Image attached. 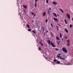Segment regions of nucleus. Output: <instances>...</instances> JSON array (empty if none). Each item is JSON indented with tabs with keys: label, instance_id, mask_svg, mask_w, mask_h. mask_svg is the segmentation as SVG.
Returning <instances> with one entry per match:
<instances>
[{
	"label": "nucleus",
	"instance_id": "nucleus-35",
	"mask_svg": "<svg viewBox=\"0 0 73 73\" xmlns=\"http://www.w3.org/2000/svg\"><path fill=\"white\" fill-rule=\"evenodd\" d=\"M51 33L52 35V36H53V34H52V33Z\"/></svg>",
	"mask_w": 73,
	"mask_h": 73
},
{
	"label": "nucleus",
	"instance_id": "nucleus-47",
	"mask_svg": "<svg viewBox=\"0 0 73 73\" xmlns=\"http://www.w3.org/2000/svg\"><path fill=\"white\" fill-rule=\"evenodd\" d=\"M44 35H45V33H44Z\"/></svg>",
	"mask_w": 73,
	"mask_h": 73
},
{
	"label": "nucleus",
	"instance_id": "nucleus-10",
	"mask_svg": "<svg viewBox=\"0 0 73 73\" xmlns=\"http://www.w3.org/2000/svg\"><path fill=\"white\" fill-rule=\"evenodd\" d=\"M23 7L25 8V9H27V7H28V6H25L24 5H23Z\"/></svg>",
	"mask_w": 73,
	"mask_h": 73
},
{
	"label": "nucleus",
	"instance_id": "nucleus-30",
	"mask_svg": "<svg viewBox=\"0 0 73 73\" xmlns=\"http://www.w3.org/2000/svg\"><path fill=\"white\" fill-rule=\"evenodd\" d=\"M48 11H49V10H51V8L50 7L49 9H48Z\"/></svg>",
	"mask_w": 73,
	"mask_h": 73
},
{
	"label": "nucleus",
	"instance_id": "nucleus-13",
	"mask_svg": "<svg viewBox=\"0 0 73 73\" xmlns=\"http://www.w3.org/2000/svg\"><path fill=\"white\" fill-rule=\"evenodd\" d=\"M52 13L54 15V16H55V17H57V14H56L55 13Z\"/></svg>",
	"mask_w": 73,
	"mask_h": 73
},
{
	"label": "nucleus",
	"instance_id": "nucleus-46",
	"mask_svg": "<svg viewBox=\"0 0 73 73\" xmlns=\"http://www.w3.org/2000/svg\"><path fill=\"white\" fill-rule=\"evenodd\" d=\"M41 41H42V40H41Z\"/></svg>",
	"mask_w": 73,
	"mask_h": 73
},
{
	"label": "nucleus",
	"instance_id": "nucleus-7",
	"mask_svg": "<svg viewBox=\"0 0 73 73\" xmlns=\"http://www.w3.org/2000/svg\"><path fill=\"white\" fill-rule=\"evenodd\" d=\"M54 20L55 21H56V22H58V19H57L56 18H54Z\"/></svg>",
	"mask_w": 73,
	"mask_h": 73
},
{
	"label": "nucleus",
	"instance_id": "nucleus-18",
	"mask_svg": "<svg viewBox=\"0 0 73 73\" xmlns=\"http://www.w3.org/2000/svg\"><path fill=\"white\" fill-rule=\"evenodd\" d=\"M60 38H62V35H61V33H60Z\"/></svg>",
	"mask_w": 73,
	"mask_h": 73
},
{
	"label": "nucleus",
	"instance_id": "nucleus-17",
	"mask_svg": "<svg viewBox=\"0 0 73 73\" xmlns=\"http://www.w3.org/2000/svg\"><path fill=\"white\" fill-rule=\"evenodd\" d=\"M27 28H29V25H26Z\"/></svg>",
	"mask_w": 73,
	"mask_h": 73
},
{
	"label": "nucleus",
	"instance_id": "nucleus-37",
	"mask_svg": "<svg viewBox=\"0 0 73 73\" xmlns=\"http://www.w3.org/2000/svg\"><path fill=\"white\" fill-rule=\"evenodd\" d=\"M48 30H47L46 31V33H48Z\"/></svg>",
	"mask_w": 73,
	"mask_h": 73
},
{
	"label": "nucleus",
	"instance_id": "nucleus-33",
	"mask_svg": "<svg viewBox=\"0 0 73 73\" xmlns=\"http://www.w3.org/2000/svg\"><path fill=\"white\" fill-rule=\"evenodd\" d=\"M49 12H50V11H48V14H49Z\"/></svg>",
	"mask_w": 73,
	"mask_h": 73
},
{
	"label": "nucleus",
	"instance_id": "nucleus-48",
	"mask_svg": "<svg viewBox=\"0 0 73 73\" xmlns=\"http://www.w3.org/2000/svg\"><path fill=\"white\" fill-rule=\"evenodd\" d=\"M66 11H67V10H66Z\"/></svg>",
	"mask_w": 73,
	"mask_h": 73
},
{
	"label": "nucleus",
	"instance_id": "nucleus-12",
	"mask_svg": "<svg viewBox=\"0 0 73 73\" xmlns=\"http://www.w3.org/2000/svg\"><path fill=\"white\" fill-rule=\"evenodd\" d=\"M56 38L57 40H58V41H59V40H60V38H59V37H58L57 36L56 37Z\"/></svg>",
	"mask_w": 73,
	"mask_h": 73
},
{
	"label": "nucleus",
	"instance_id": "nucleus-32",
	"mask_svg": "<svg viewBox=\"0 0 73 73\" xmlns=\"http://www.w3.org/2000/svg\"><path fill=\"white\" fill-rule=\"evenodd\" d=\"M51 25L52 27H53V25H52V23H51Z\"/></svg>",
	"mask_w": 73,
	"mask_h": 73
},
{
	"label": "nucleus",
	"instance_id": "nucleus-19",
	"mask_svg": "<svg viewBox=\"0 0 73 73\" xmlns=\"http://www.w3.org/2000/svg\"><path fill=\"white\" fill-rule=\"evenodd\" d=\"M73 27V25H72L70 24V28H72V27Z\"/></svg>",
	"mask_w": 73,
	"mask_h": 73
},
{
	"label": "nucleus",
	"instance_id": "nucleus-4",
	"mask_svg": "<svg viewBox=\"0 0 73 73\" xmlns=\"http://www.w3.org/2000/svg\"><path fill=\"white\" fill-rule=\"evenodd\" d=\"M57 57H58V58H61V59H62V60H65V58H62L60 56H59L58 55L57 56Z\"/></svg>",
	"mask_w": 73,
	"mask_h": 73
},
{
	"label": "nucleus",
	"instance_id": "nucleus-1",
	"mask_svg": "<svg viewBox=\"0 0 73 73\" xmlns=\"http://www.w3.org/2000/svg\"><path fill=\"white\" fill-rule=\"evenodd\" d=\"M47 41L48 42L49 45H51H51H52V47H55V46H54V44H53V42H52L50 41V40H48ZM50 42L51 43V44H50Z\"/></svg>",
	"mask_w": 73,
	"mask_h": 73
},
{
	"label": "nucleus",
	"instance_id": "nucleus-2",
	"mask_svg": "<svg viewBox=\"0 0 73 73\" xmlns=\"http://www.w3.org/2000/svg\"><path fill=\"white\" fill-rule=\"evenodd\" d=\"M62 50L65 53H67V50H66V48L65 47H63L62 49Z\"/></svg>",
	"mask_w": 73,
	"mask_h": 73
},
{
	"label": "nucleus",
	"instance_id": "nucleus-14",
	"mask_svg": "<svg viewBox=\"0 0 73 73\" xmlns=\"http://www.w3.org/2000/svg\"><path fill=\"white\" fill-rule=\"evenodd\" d=\"M34 5L35 7H37V2H35V5Z\"/></svg>",
	"mask_w": 73,
	"mask_h": 73
},
{
	"label": "nucleus",
	"instance_id": "nucleus-26",
	"mask_svg": "<svg viewBox=\"0 0 73 73\" xmlns=\"http://www.w3.org/2000/svg\"><path fill=\"white\" fill-rule=\"evenodd\" d=\"M57 60L56 59H54V62H56Z\"/></svg>",
	"mask_w": 73,
	"mask_h": 73
},
{
	"label": "nucleus",
	"instance_id": "nucleus-39",
	"mask_svg": "<svg viewBox=\"0 0 73 73\" xmlns=\"http://www.w3.org/2000/svg\"><path fill=\"white\" fill-rule=\"evenodd\" d=\"M58 49H57V48H56V50H57Z\"/></svg>",
	"mask_w": 73,
	"mask_h": 73
},
{
	"label": "nucleus",
	"instance_id": "nucleus-40",
	"mask_svg": "<svg viewBox=\"0 0 73 73\" xmlns=\"http://www.w3.org/2000/svg\"><path fill=\"white\" fill-rule=\"evenodd\" d=\"M58 25H59V26H61V25L60 24H58Z\"/></svg>",
	"mask_w": 73,
	"mask_h": 73
},
{
	"label": "nucleus",
	"instance_id": "nucleus-8",
	"mask_svg": "<svg viewBox=\"0 0 73 73\" xmlns=\"http://www.w3.org/2000/svg\"><path fill=\"white\" fill-rule=\"evenodd\" d=\"M40 44L42 46H43V45L42 42H41V41H40L39 42Z\"/></svg>",
	"mask_w": 73,
	"mask_h": 73
},
{
	"label": "nucleus",
	"instance_id": "nucleus-36",
	"mask_svg": "<svg viewBox=\"0 0 73 73\" xmlns=\"http://www.w3.org/2000/svg\"><path fill=\"white\" fill-rule=\"evenodd\" d=\"M60 55H61V54H58V56H60Z\"/></svg>",
	"mask_w": 73,
	"mask_h": 73
},
{
	"label": "nucleus",
	"instance_id": "nucleus-42",
	"mask_svg": "<svg viewBox=\"0 0 73 73\" xmlns=\"http://www.w3.org/2000/svg\"><path fill=\"white\" fill-rule=\"evenodd\" d=\"M57 16H58L59 15H58V14H57Z\"/></svg>",
	"mask_w": 73,
	"mask_h": 73
},
{
	"label": "nucleus",
	"instance_id": "nucleus-9",
	"mask_svg": "<svg viewBox=\"0 0 73 73\" xmlns=\"http://www.w3.org/2000/svg\"><path fill=\"white\" fill-rule=\"evenodd\" d=\"M52 3L53 4H54L55 5H56L57 4V3H56V2H55V1L53 2H52Z\"/></svg>",
	"mask_w": 73,
	"mask_h": 73
},
{
	"label": "nucleus",
	"instance_id": "nucleus-28",
	"mask_svg": "<svg viewBox=\"0 0 73 73\" xmlns=\"http://www.w3.org/2000/svg\"><path fill=\"white\" fill-rule=\"evenodd\" d=\"M31 13L32 15H34V13L33 12H31Z\"/></svg>",
	"mask_w": 73,
	"mask_h": 73
},
{
	"label": "nucleus",
	"instance_id": "nucleus-22",
	"mask_svg": "<svg viewBox=\"0 0 73 73\" xmlns=\"http://www.w3.org/2000/svg\"><path fill=\"white\" fill-rule=\"evenodd\" d=\"M46 3L47 4H48V3H49L48 0H46Z\"/></svg>",
	"mask_w": 73,
	"mask_h": 73
},
{
	"label": "nucleus",
	"instance_id": "nucleus-45",
	"mask_svg": "<svg viewBox=\"0 0 73 73\" xmlns=\"http://www.w3.org/2000/svg\"><path fill=\"white\" fill-rule=\"evenodd\" d=\"M33 20L32 21V22H33Z\"/></svg>",
	"mask_w": 73,
	"mask_h": 73
},
{
	"label": "nucleus",
	"instance_id": "nucleus-27",
	"mask_svg": "<svg viewBox=\"0 0 73 73\" xmlns=\"http://www.w3.org/2000/svg\"><path fill=\"white\" fill-rule=\"evenodd\" d=\"M42 29L43 31V32H44V27H43Z\"/></svg>",
	"mask_w": 73,
	"mask_h": 73
},
{
	"label": "nucleus",
	"instance_id": "nucleus-11",
	"mask_svg": "<svg viewBox=\"0 0 73 73\" xmlns=\"http://www.w3.org/2000/svg\"><path fill=\"white\" fill-rule=\"evenodd\" d=\"M64 30L65 32H66V33H68V30H67V29H66V28H65Z\"/></svg>",
	"mask_w": 73,
	"mask_h": 73
},
{
	"label": "nucleus",
	"instance_id": "nucleus-25",
	"mask_svg": "<svg viewBox=\"0 0 73 73\" xmlns=\"http://www.w3.org/2000/svg\"><path fill=\"white\" fill-rule=\"evenodd\" d=\"M48 19H46V21H45V23H47V22H48Z\"/></svg>",
	"mask_w": 73,
	"mask_h": 73
},
{
	"label": "nucleus",
	"instance_id": "nucleus-16",
	"mask_svg": "<svg viewBox=\"0 0 73 73\" xmlns=\"http://www.w3.org/2000/svg\"><path fill=\"white\" fill-rule=\"evenodd\" d=\"M64 21L65 22V23L66 24H68V23H67V21H66V20L64 19Z\"/></svg>",
	"mask_w": 73,
	"mask_h": 73
},
{
	"label": "nucleus",
	"instance_id": "nucleus-24",
	"mask_svg": "<svg viewBox=\"0 0 73 73\" xmlns=\"http://www.w3.org/2000/svg\"><path fill=\"white\" fill-rule=\"evenodd\" d=\"M28 31H29V32H31V29H28Z\"/></svg>",
	"mask_w": 73,
	"mask_h": 73
},
{
	"label": "nucleus",
	"instance_id": "nucleus-20",
	"mask_svg": "<svg viewBox=\"0 0 73 73\" xmlns=\"http://www.w3.org/2000/svg\"><path fill=\"white\" fill-rule=\"evenodd\" d=\"M60 11L62 12V13H64V11H62L61 9H60Z\"/></svg>",
	"mask_w": 73,
	"mask_h": 73
},
{
	"label": "nucleus",
	"instance_id": "nucleus-15",
	"mask_svg": "<svg viewBox=\"0 0 73 73\" xmlns=\"http://www.w3.org/2000/svg\"><path fill=\"white\" fill-rule=\"evenodd\" d=\"M56 29H57V30H58V31L59 30V29H58L59 28V27H58V26H56Z\"/></svg>",
	"mask_w": 73,
	"mask_h": 73
},
{
	"label": "nucleus",
	"instance_id": "nucleus-21",
	"mask_svg": "<svg viewBox=\"0 0 73 73\" xmlns=\"http://www.w3.org/2000/svg\"><path fill=\"white\" fill-rule=\"evenodd\" d=\"M32 32L33 33H34L35 34H36V32H35V31H32Z\"/></svg>",
	"mask_w": 73,
	"mask_h": 73
},
{
	"label": "nucleus",
	"instance_id": "nucleus-29",
	"mask_svg": "<svg viewBox=\"0 0 73 73\" xmlns=\"http://www.w3.org/2000/svg\"><path fill=\"white\" fill-rule=\"evenodd\" d=\"M38 49L39 50H41V48L40 47H39L38 48Z\"/></svg>",
	"mask_w": 73,
	"mask_h": 73
},
{
	"label": "nucleus",
	"instance_id": "nucleus-31",
	"mask_svg": "<svg viewBox=\"0 0 73 73\" xmlns=\"http://www.w3.org/2000/svg\"><path fill=\"white\" fill-rule=\"evenodd\" d=\"M57 42L58 45H59V42H58V41H57Z\"/></svg>",
	"mask_w": 73,
	"mask_h": 73
},
{
	"label": "nucleus",
	"instance_id": "nucleus-5",
	"mask_svg": "<svg viewBox=\"0 0 73 73\" xmlns=\"http://www.w3.org/2000/svg\"><path fill=\"white\" fill-rule=\"evenodd\" d=\"M66 16L68 19H70V15H69V14H67Z\"/></svg>",
	"mask_w": 73,
	"mask_h": 73
},
{
	"label": "nucleus",
	"instance_id": "nucleus-34",
	"mask_svg": "<svg viewBox=\"0 0 73 73\" xmlns=\"http://www.w3.org/2000/svg\"><path fill=\"white\" fill-rule=\"evenodd\" d=\"M64 38H68V37H66V36H64Z\"/></svg>",
	"mask_w": 73,
	"mask_h": 73
},
{
	"label": "nucleus",
	"instance_id": "nucleus-23",
	"mask_svg": "<svg viewBox=\"0 0 73 73\" xmlns=\"http://www.w3.org/2000/svg\"><path fill=\"white\" fill-rule=\"evenodd\" d=\"M57 62V64H60V62L58 61L57 62Z\"/></svg>",
	"mask_w": 73,
	"mask_h": 73
},
{
	"label": "nucleus",
	"instance_id": "nucleus-41",
	"mask_svg": "<svg viewBox=\"0 0 73 73\" xmlns=\"http://www.w3.org/2000/svg\"><path fill=\"white\" fill-rule=\"evenodd\" d=\"M60 64H61L62 65V63H60Z\"/></svg>",
	"mask_w": 73,
	"mask_h": 73
},
{
	"label": "nucleus",
	"instance_id": "nucleus-6",
	"mask_svg": "<svg viewBox=\"0 0 73 73\" xmlns=\"http://www.w3.org/2000/svg\"><path fill=\"white\" fill-rule=\"evenodd\" d=\"M42 15L43 16H45V15H46V12H43L42 13Z\"/></svg>",
	"mask_w": 73,
	"mask_h": 73
},
{
	"label": "nucleus",
	"instance_id": "nucleus-44",
	"mask_svg": "<svg viewBox=\"0 0 73 73\" xmlns=\"http://www.w3.org/2000/svg\"><path fill=\"white\" fill-rule=\"evenodd\" d=\"M47 39H49V38H48Z\"/></svg>",
	"mask_w": 73,
	"mask_h": 73
},
{
	"label": "nucleus",
	"instance_id": "nucleus-43",
	"mask_svg": "<svg viewBox=\"0 0 73 73\" xmlns=\"http://www.w3.org/2000/svg\"><path fill=\"white\" fill-rule=\"evenodd\" d=\"M20 15L21 16V13L20 14Z\"/></svg>",
	"mask_w": 73,
	"mask_h": 73
},
{
	"label": "nucleus",
	"instance_id": "nucleus-3",
	"mask_svg": "<svg viewBox=\"0 0 73 73\" xmlns=\"http://www.w3.org/2000/svg\"><path fill=\"white\" fill-rule=\"evenodd\" d=\"M67 46H69V45H70V40H67Z\"/></svg>",
	"mask_w": 73,
	"mask_h": 73
},
{
	"label": "nucleus",
	"instance_id": "nucleus-38",
	"mask_svg": "<svg viewBox=\"0 0 73 73\" xmlns=\"http://www.w3.org/2000/svg\"><path fill=\"white\" fill-rule=\"evenodd\" d=\"M36 16V14H34V16Z\"/></svg>",
	"mask_w": 73,
	"mask_h": 73
}]
</instances>
